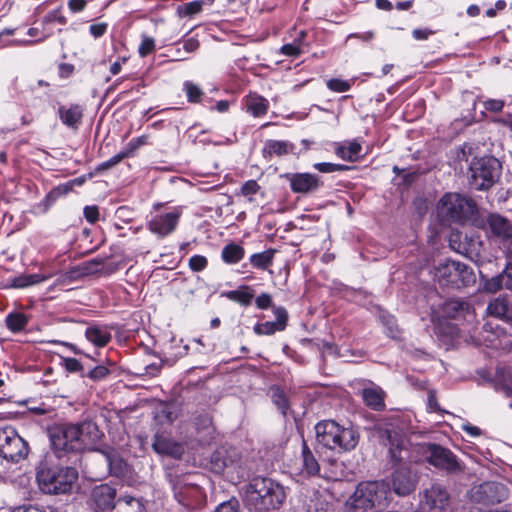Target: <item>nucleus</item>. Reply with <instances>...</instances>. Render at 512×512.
Wrapping results in <instances>:
<instances>
[{"label":"nucleus","mask_w":512,"mask_h":512,"mask_svg":"<svg viewBox=\"0 0 512 512\" xmlns=\"http://www.w3.org/2000/svg\"><path fill=\"white\" fill-rule=\"evenodd\" d=\"M101 438L98 426L92 421H83L75 424H61L50 431V440L53 449L60 453L78 451L89 448Z\"/></svg>","instance_id":"f257e3e1"},{"label":"nucleus","mask_w":512,"mask_h":512,"mask_svg":"<svg viewBox=\"0 0 512 512\" xmlns=\"http://www.w3.org/2000/svg\"><path fill=\"white\" fill-rule=\"evenodd\" d=\"M408 422L404 417L393 416L377 428L380 442L388 448L391 461L394 464L414 461L408 450Z\"/></svg>","instance_id":"f03ea898"},{"label":"nucleus","mask_w":512,"mask_h":512,"mask_svg":"<svg viewBox=\"0 0 512 512\" xmlns=\"http://www.w3.org/2000/svg\"><path fill=\"white\" fill-rule=\"evenodd\" d=\"M285 498L284 488L270 478L255 477L245 489L246 504L258 512L280 508Z\"/></svg>","instance_id":"7ed1b4c3"},{"label":"nucleus","mask_w":512,"mask_h":512,"mask_svg":"<svg viewBox=\"0 0 512 512\" xmlns=\"http://www.w3.org/2000/svg\"><path fill=\"white\" fill-rule=\"evenodd\" d=\"M315 432L319 445L338 453L352 451L360 439V434L354 427L341 426L334 420H323L317 423Z\"/></svg>","instance_id":"20e7f679"},{"label":"nucleus","mask_w":512,"mask_h":512,"mask_svg":"<svg viewBox=\"0 0 512 512\" xmlns=\"http://www.w3.org/2000/svg\"><path fill=\"white\" fill-rule=\"evenodd\" d=\"M117 490L109 484L94 486L88 497V505L94 512H145L140 500L124 496L116 500Z\"/></svg>","instance_id":"39448f33"},{"label":"nucleus","mask_w":512,"mask_h":512,"mask_svg":"<svg viewBox=\"0 0 512 512\" xmlns=\"http://www.w3.org/2000/svg\"><path fill=\"white\" fill-rule=\"evenodd\" d=\"M389 484L379 481L360 483L349 499L352 512H371L387 505Z\"/></svg>","instance_id":"423d86ee"},{"label":"nucleus","mask_w":512,"mask_h":512,"mask_svg":"<svg viewBox=\"0 0 512 512\" xmlns=\"http://www.w3.org/2000/svg\"><path fill=\"white\" fill-rule=\"evenodd\" d=\"M40 489L46 494H65L78 479V472L72 467H41L36 475Z\"/></svg>","instance_id":"0eeeda50"},{"label":"nucleus","mask_w":512,"mask_h":512,"mask_svg":"<svg viewBox=\"0 0 512 512\" xmlns=\"http://www.w3.org/2000/svg\"><path fill=\"white\" fill-rule=\"evenodd\" d=\"M475 213V202L458 193L445 194L438 205V214L443 222H462Z\"/></svg>","instance_id":"6e6552de"},{"label":"nucleus","mask_w":512,"mask_h":512,"mask_svg":"<svg viewBox=\"0 0 512 512\" xmlns=\"http://www.w3.org/2000/svg\"><path fill=\"white\" fill-rule=\"evenodd\" d=\"M501 164L494 157L473 159L469 167V184L475 190H488L500 177Z\"/></svg>","instance_id":"1a4fd4ad"},{"label":"nucleus","mask_w":512,"mask_h":512,"mask_svg":"<svg viewBox=\"0 0 512 512\" xmlns=\"http://www.w3.org/2000/svg\"><path fill=\"white\" fill-rule=\"evenodd\" d=\"M425 459L434 467L445 470L450 474H458L463 471L462 464L453 452L441 445L434 443H422L416 446Z\"/></svg>","instance_id":"9d476101"},{"label":"nucleus","mask_w":512,"mask_h":512,"mask_svg":"<svg viewBox=\"0 0 512 512\" xmlns=\"http://www.w3.org/2000/svg\"><path fill=\"white\" fill-rule=\"evenodd\" d=\"M28 455L27 442L10 426L0 429V457L18 463Z\"/></svg>","instance_id":"9b49d317"},{"label":"nucleus","mask_w":512,"mask_h":512,"mask_svg":"<svg viewBox=\"0 0 512 512\" xmlns=\"http://www.w3.org/2000/svg\"><path fill=\"white\" fill-rule=\"evenodd\" d=\"M508 496L506 487L498 482L488 481L474 486L470 490V498L473 502L492 505L504 501Z\"/></svg>","instance_id":"f8f14e48"},{"label":"nucleus","mask_w":512,"mask_h":512,"mask_svg":"<svg viewBox=\"0 0 512 512\" xmlns=\"http://www.w3.org/2000/svg\"><path fill=\"white\" fill-rule=\"evenodd\" d=\"M421 504L429 510L443 511L450 504V495L445 487L439 484H432L423 491Z\"/></svg>","instance_id":"ddd939ff"},{"label":"nucleus","mask_w":512,"mask_h":512,"mask_svg":"<svg viewBox=\"0 0 512 512\" xmlns=\"http://www.w3.org/2000/svg\"><path fill=\"white\" fill-rule=\"evenodd\" d=\"M487 225L492 236L501 242L512 243V222L498 213H489L486 216Z\"/></svg>","instance_id":"4468645a"},{"label":"nucleus","mask_w":512,"mask_h":512,"mask_svg":"<svg viewBox=\"0 0 512 512\" xmlns=\"http://www.w3.org/2000/svg\"><path fill=\"white\" fill-rule=\"evenodd\" d=\"M283 177L290 183L294 193L314 192L321 185L318 176L310 173H286Z\"/></svg>","instance_id":"2eb2a0df"},{"label":"nucleus","mask_w":512,"mask_h":512,"mask_svg":"<svg viewBox=\"0 0 512 512\" xmlns=\"http://www.w3.org/2000/svg\"><path fill=\"white\" fill-rule=\"evenodd\" d=\"M416 477L406 467L398 468L391 479L392 490L398 496H407L416 488Z\"/></svg>","instance_id":"dca6fc26"},{"label":"nucleus","mask_w":512,"mask_h":512,"mask_svg":"<svg viewBox=\"0 0 512 512\" xmlns=\"http://www.w3.org/2000/svg\"><path fill=\"white\" fill-rule=\"evenodd\" d=\"M180 215V211L177 210L157 215L149 222V229L159 237H165L176 229Z\"/></svg>","instance_id":"f3484780"},{"label":"nucleus","mask_w":512,"mask_h":512,"mask_svg":"<svg viewBox=\"0 0 512 512\" xmlns=\"http://www.w3.org/2000/svg\"><path fill=\"white\" fill-rule=\"evenodd\" d=\"M152 448L159 455L175 459H180L184 453V447L181 443L160 434L154 436Z\"/></svg>","instance_id":"a211bd4d"},{"label":"nucleus","mask_w":512,"mask_h":512,"mask_svg":"<svg viewBox=\"0 0 512 512\" xmlns=\"http://www.w3.org/2000/svg\"><path fill=\"white\" fill-rule=\"evenodd\" d=\"M276 321L256 324L254 332L257 335H272L277 331H283L287 326L288 313L284 307H276L274 309Z\"/></svg>","instance_id":"6ab92c4d"},{"label":"nucleus","mask_w":512,"mask_h":512,"mask_svg":"<svg viewBox=\"0 0 512 512\" xmlns=\"http://www.w3.org/2000/svg\"><path fill=\"white\" fill-rule=\"evenodd\" d=\"M459 267L458 261L448 260L444 263L439 264L435 268V279L441 286H447L456 288L457 287V269Z\"/></svg>","instance_id":"aec40b11"},{"label":"nucleus","mask_w":512,"mask_h":512,"mask_svg":"<svg viewBox=\"0 0 512 512\" xmlns=\"http://www.w3.org/2000/svg\"><path fill=\"white\" fill-rule=\"evenodd\" d=\"M487 312L512 325V299L507 296L500 295L491 300L488 303Z\"/></svg>","instance_id":"412c9836"},{"label":"nucleus","mask_w":512,"mask_h":512,"mask_svg":"<svg viewBox=\"0 0 512 512\" xmlns=\"http://www.w3.org/2000/svg\"><path fill=\"white\" fill-rule=\"evenodd\" d=\"M98 455L109 467L111 475L116 477H122L127 473V463L114 449L99 450Z\"/></svg>","instance_id":"4be33fe9"},{"label":"nucleus","mask_w":512,"mask_h":512,"mask_svg":"<svg viewBox=\"0 0 512 512\" xmlns=\"http://www.w3.org/2000/svg\"><path fill=\"white\" fill-rule=\"evenodd\" d=\"M302 467L301 474L307 477H313L319 475L320 466L316 460L314 454L310 450L307 442L302 439Z\"/></svg>","instance_id":"5701e85b"},{"label":"nucleus","mask_w":512,"mask_h":512,"mask_svg":"<svg viewBox=\"0 0 512 512\" xmlns=\"http://www.w3.org/2000/svg\"><path fill=\"white\" fill-rule=\"evenodd\" d=\"M58 112L62 123L71 128H76L83 116V109L77 104H73L68 108L61 106Z\"/></svg>","instance_id":"b1692460"},{"label":"nucleus","mask_w":512,"mask_h":512,"mask_svg":"<svg viewBox=\"0 0 512 512\" xmlns=\"http://www.w3.org/2000/svg\"><path fill=\"white\" fill-rule=\"evenodd\" d=\"M470 309V305L462 299H450L443 304V313L453 319L464 317Z\"/></svg>","instance_id":"393cba45"},{"label":"nucleus","mask_w":512,"mask_h":512,"mask_svg":"<svg viewBox=\"0 0 512 512\" xmlns=\"http://www.w3.org/2000/svg\"><path fill=\"white\" fill-rule=\"evenodd\" d=\"M246 108L255 117L263 116L268 110V100L258 94H249L245 100Z\"/></svg>","instance_id":"a878e982"},{"label":"nucleus","mask_w":512,"mask_h":512,"mask_svg":"<svg viewBox=\"0 0 512 512\" xmlns=\"http://www.w3.org/2000/svg\"><path fill=\"white\" fill-rule=\"evenodd\" d=\"M293 145L287 141L268 140L263 148L264 157L287 155L293 151Z\"/></svg>","instance_id":"bb28decb"},{"label":"nucleus","mask_w":512,"mask_h":512,"mask_svg":"<svg viewBox=\"0 0 512 512\" xmlns=\"http://www.w3.org/2000/svg\"><path fill=\"white\" fill-rule=\"evenodd\" d=\"M223 296L243 306H249L254 297V291L250 286L243 285L237 290H231L223 293Z\"/></svg>","instance_id":"cd10ccee"},{"label":"nucleus","mask_w":512,"mask_h":512,"mask_svg":"<svg viewBox=\"0 0 512 512\" xmlns=\"http://www.w3.org/2000/svg\"><path fill=\"white\" fill-rule=\"evenodd\" d=\"M85 336L88 341L98 347L106 346L111 340V334L106 329L98 326L88 327Z\"/></svg>","instance_id":"c85d7f7f"},{"label":"nucleus","mask_w":512,"mask_h":512,"mask_svg":"<svg viewBox=\"0 0 512 512\" xmlns=\"http://www.w3.org/2000/svg\"><path fill=\"white\" fill-rule=\"evenodd\" d=\"M362 397L365 404L373 410L379 411L384 408L383 392L376 388L362 390Z\"/></svg>","instance_id":"c756f323"},{"label":"nucleus","mask_w":512,"mask_h":512,"mask_svg":"<svg viewBox=\"0 0 512 512\" xmlns=\"http://www.w3.org/2000/svg\"><path fill=\"white\" fill-rule=\"evenodd\" d=\"M362 147L356 142H349L347 145L339 146L336 149V154L343 160L355 162L360 159Z\"/></svg>","instance_id":"7c9ffc66"},{"label":"nucleus","mask_w":512,"mask_h":512,"mask_svg":"<svg viewBox=\"0 0 512 512\" xmlns=\"http://www.w3.org/2000/svg\"><path fill=\"white\" fill-rule=\"evenodd\" d=\"M222 259L228 264H235L244 257V249L238 244H228L222 249Z\"/></svg>","instance_id":"2f4dec72"},{"label":"nucleus","mask_w":512,"mask_h":512,"mask_svg":"<svg viewBox=\"0 0 512 512\" xmlns=\"http://www.w3.org/2000/svg\"><path fill=\"white\" fill-rule=\"evenodd\" d=\"M457 287H467L475 283L476 277L471 267L468 265L459 262V267L457 269Z\"/></svg>","instance_id":"473e14b6"},{"label":"nucleus","mask_w":512,"mask_h":512,"mask_svg":"<svg viewBox=\"0 0 512 512\" xmlns=\"http://www.w3.org/2000/svg\"><path fill=\"white\" fill-rule=\"evenodd\" d=\"M7 328L12 332H19L23 330L27 323L28 318L25 314L20 312L10 313L6 317Z\"/></svg>","instance_id":"72a5a7b5"},{"label":"nucleus","mask_w":512,"mask_h":512,"mask_svg":"<svg viewBox=\"0 0 512 512\" xmlns=\"http://www.w3.org/2000/svg\"><path fill=\"white\" fill-rule=\"evenodd\" d=\"M274 253L275 250L269 249L261 253L253 254L250 257V263L256 268L266 269L272 264Z\"/></svg>","instance_id":"f704fd0d"},{"label":"nucleus","mask_w":512,"mask_h":512,"mask_svg":"<svg viewBox=\"0 0 512 512\" xmlns=\"http://www.w3.org/2000/svg\"><path fill=\"white\" fill-rule=\"evenodd\" d=\"M45 279L46 277L41 274L20 275L12 279L11 286L14 288H25L43 282Z\"/></svg>","instance_id":"c9c22d12"},{"label":"nucleus","mask_w":512,"mask_h":512,"mask_svg":"<svg viewBox=\"0 0 512 512\" xmlns=\"http://www.w3.org/2000/svg\"><path fill=\"white\" fill-rule=\"evenodd\" d=\"M45 279L46 277L41 274L20 275L12 279L11 286L14 288H25L43 282Z\"/></svg>","instance_id":"e433bc0d"},{"label":"nucleus","mask_w":512,"mask_h":512,"mask_svg":"<svg viewBox=\"0 0 512 512\" xmlns=\"http://www.w3.org/2000/svg\"><path fill=\"white\" fill-rule=\"evenodd\" d=\"M226 451L223 449L215 451L211 456L212 469L221 473L225 468L229 467L233 461L225 456Z\"/></svg>","instance_id":"4c0bfd02"},{"label":"nucleus","mask_w":512,"mask_h":512,"mask_svg":"<svg viewBox=\"0 0 512 512\" xmlns=\"http://www.w3.org/2000/svg\"><path fill=\"white\" fill-rule=\"evenodd\" d=\"M184 91L186 93L187 99L191 103H198L201 100V97L203 96V92L200 89L199 86L194 84L191 81H186L183 84Z\"/></svg>","instance_id":"58836bf2"},{"label":"nucleus","mask_w":512,"mask_h":512,"mask_svg":"<svg viewBox=\"0 0 512 512\" xmlns=\"http://www.w3.org/2000/svg\"><path fill=\"white\" fill-rule=\"evenodd\" d=\"M104 265V260L102 258H94L92 260L86 261L81 266L82 274L89 275L95 274L102 270Z\"/></svg>","instance_id":"ea45409f"},{"label":"nucleus","mask_w":512,"mask_h":512,"mask_svg":"<svg viewBox=\"0 0 512 512\" xmlns=\"http://www.w3.org/2000/svg\"><path fill=\"white\" fill-rule=\"evenodd\" d=\"M272 401L277 406V408L281 411L283 415L286 414L288 409V400L283 391L279 388L273 389L272 393Z\"/></svg>","instance_id":"a19ab883"},{"label":"nucleus","mask_w":512,"mask_h":512,"mask_svg":"<svg viewBox=\"0 0 512 512\" xmlns=\"http://www.w3.org/2000/svg\"><path fill=\"white\" fill-rule=\"evenodd\" d=\"M128 157H129V153H125L124 151H121L118 154L114 155L109 160L102 162L98 166L97 170L103 171V170L111 169L112 167L119 164L123 159L128 158Z\"/></svg>","instance_id":"79ce46f5"},{"label":"nucleus","mask_w":512,"mask_h":512,"mask_svg":"<svg viewBox=\"0 0 512 512\" xmlns=\"http://www.w3.org/2000/svg\"><path fill=\"white\" fill-rule=\"evenodd\" d=\"M260 190V185L255 180L246 181L241 187V194L252 201V196L257 194Z\"/></svg>","instance_id":"37998d69"},{"label":"nucleus","mask_w":512,"mask_h":512,"mask_svg":"<svg viewBox=\"0 0 512 512\" xmlns=\"http://www.w3.org/2000/svg\"><path fill=\"white\" fill-rule=\"evenodd\" d=\"M502 288H504V283L502 281L501 274L496 277L487 279L483 286V289L489 293H496Z\"/></svg>","instance_id":"c03bdc74"},{"label":"nucleus","mask_w":512,"mask_h":512,"mask_svg":"<svg viewBox=\"0 0 512 512\" xmlns=\"http://www.w3.org/2000/svg\"><path fill=\"white\" fill-rule=\"evenodd\" d=\"M155 49V40L152 37L143 36L138 52L141 57H146Z\"/></svg>","instance_id":"a18cd8bd"},{"label":"nucleus","mask_w":512,"mask_h":512,"mask_svg":"<svg viewBox=\"0 0 512 512\" xmlns=\"http://www.w3.org/2000/svg\"><path fill=\"white\" fill-rule=\"evenodd\" d=\"M208 264V260L205 256L194 255L189 259V268L194 272L203 271Z\"/></svg>","instance_id":"49530a36"},{"label":"nucleus","mask_w":512,"mask_h":512,"mask_svg":"<svg viewBox=\"0 0 512 512\" xmlns=\"http://www.w3.org/2000/svg\"><path fill=\"white\" fill-rule=\"evenodd\" d=\"M327 86L330 90L335 92H346L351 87L349 82L337 78L330 79L327 82Z\"/></svg>","instance_id":"de8ad7c7"},{"label":"nucleus","mask_w":512,"mask_h":512,"mask_svg":"<svg viewBox=\"0 0 512 512\" xmlns=\"http://www.w3.org/2000/svg\"><path fill=\"white\" fill-rule=\"evenodd\" d=\"M158 418L161 420H165L168 423H172L177 418V414L172 406L164 405L158 411Z\"/></svg>","instance_id":"09e8293b"},{"label":"nucleus","mask_w":512,"mask_h":512,"mask_svg":"<svg viewBox=\"0 0 512 512\" xmlns=\"http://www.w3.org/2000/svg\"><path fill=\"white\" fill-rule=\"evenodd\" d=\"M202 10V3L200 1H192L181 6L180 11L186 16H192Z\"/></svg>","instance_id":"8fccbe9b"},{"label":"nucleus","mask_w":512,"mask_h":512,"mask_svg":"<svg viewBox=\"0 0 512 512\" xmlns=\"http://www.w3.org/2000/svg\"><path fill=\"white\" fill-rule=\"evenodd\" d=\"M51 22H58L62 25L66 24L67 22V19L65 16H63L61 14V11L60 9H56V10H53L51 12H49L44 18H43V23L44 24H48V23H51Z\"/></svg>","instance_id":"3c124183"},{"label":"nucleus","mask_w":512,"mask_h":512,"mask_svg":"<svg viewBox=\"0 0 512 512\" xmlns=\"http://www.w3.org/2000/svg\"><path fill=\"white\" fill-rule=\"evenodd\" d=\"M109 373H110V371L108 368H106L105 366L99 365V366L95 367L94 369H92L91 371H89L87 376L94 381H99V380L106 378L109 375Z\"/></svg>","instance_id":"603ef678"},{"label":"nucleus","mask_w":512,"mask_h":512,"mask_svg":"<svg viewBox=\"0 0 512 512\" xmlns=\"http://www.w3.org/2000/svg\"><path fill=\"white\" fill-rule=\"evenodd\" d=\"M147 143V137L146 136H140L135 139H132L125 150H123L125 153H129V157L133 155V153L141 146L145 145Z\"/></svg>","instance_id":"864d4df0"},{"label":"nucleus","mask_w":512,"mask_h":512,"mask_svg":"<svg viewBox=\"0 0 512 512\" xmlns=\"http://www.w3.org/2000/svg\"><path fill=\"white\" fill-rule=\"evenodd\" d=\"M215 512H240V506L237 500H229L220 504Z\"/></svg>","instance_id":"5fc2aeb1"},{"label":"nucleus","mask_w":512,"mask_h":512,"mask_svg":"<svg viewBox=\"0 0 512 512\" xmlns=\"http://www.w3.org/2000/svg\"><path fill=\"white\" fill-rule=\"evenodd\" d=\"M486 110L490 112H500L504 107V101L499 99H488L483 102Z\"/></svg>","instance_id":"6e6d98bb"},{"label":"nucleus","mask_w":512,"mask_h":512,"mask_svg":"<svg viewBox=\"0 0 512 512\" xmlns=\"http://www.w3.org/2000/svg\"><path fill=\"white\" fill-rule=\"evenodd\" d=\"M255 303L259 309H268L272 306V297L268 293H262L256 298Z\"/></svg>","instance_id":"4d7b16f0"},{"label":"nucleus","mask_w":512,"mask_h":512,"mask_svg":"<svg viewBox=\"0 0 512 512\" xmlns=\"http://www.w3.org/2000/svg\"><path fill=\"white\" fill-rule=\"evenodd\" d=\"M108 24L105 22L92 24L89 28L91 35L95 38L103 36L107 31Z\"/></svg>","instance_id":"13d9d810"},{"label":"nucleus","mask_w":512,"mask_h":512,"mask_svg":"<svg viewBox=\"0 0 512 512\" xmlns=\"http://www.w3.org/2000/svg\"><path fill=\"white\" fill-rule=\"evenodd\" d=\"M84 216L90 223H95L99 218V210L97 206H86L84 208Z\"/></svg>","instance_id":"bf43d9fd"},{"label":"nucleus","mask_w":512,"mask_h":512,"mask_svg":"<svg viewBox=\"0 0 512 512\" xmlns=\"http://www.w3.org/2000/svg\"><path fill=\"white\" fill-rule=\"evenodd\" d=\"M382 319H383V323L388 328V335L392 338H396L398 336V329H397L394 318L391 316H388V317H382Z\"/></svg>","instance_id":"052dcab7"},{"label":"nucleus","mask_w":512,"mask_h":512,"mask_svg":"<svg viewBox=\"0 0 512 512\" xmlns=\"http://www.w3.org/2000/svg\"><path fill=\"white\" fill-rule=\"evenodd\" d=\"M504 288L512 290V264L506 266L505 270L501 273Z\"/></svg>","instance_id":"680f3d73"},{"label":"nucleus","mask_w":512,"mask_h":512,"mask_svg":"<svg viewBox=\"0 0 512 512\" xmlns=\"http://www.w3.org/2000/svg\"><path fill=\"white\" fill-rule=\"evenodd\" d=\"M65 368L69 372H78L82 370L81 363L75 358H65L64 359Z\"/></svg>","instance_id":"e2e57ef3"},{"label":"nucleus","mask_w":512,"mask_h":512,"mask_svg":"<svg viewBox=\"0 0 512 512\" xmlns=\"http://www.w3.org/2000/svg\"><path fill=\"white\" fill-rule=\"evenodd\" d=\"M374 37L375 33L373 31H366L364 33H351L347 36V40L357 38L363 42H370L374 39Z\"/></svg>","instance_id":"0e129e2a"},{"label":"nucleus","mask_w":512,"mask_h":512,"mask_svg":"<svg viewBox=\"0 0 512 512\" xmlns=\"http://www.w3.org/2000/svg\"><path fill=\"white\" fill-rule=\"evenodd\" d=\"M198 47H199V42L197 39H195L193 37L188 38L183 42V48L188 53H192V52L196 51L198 49Z\"/></svg>","instance_id":"69168bd1"},{"label":"nucleus","mask_w":512,"mask_h":512,"mask_svg":"<svg viewBox=\"0 0 512 512\" xmlns=\"http://www.w3.org/2000/svg\"><path fill=\"white\" fill-rule=\"evenodd\" d=\"M281 52L287 56H297L300 53V48L295 44H285L281 47Z\"/></svg>","instance_id":"338daca9"},{"label":"nucleus","mask_w":512,"mask_h":512,"mask_svg":"<svg viewBox=\"0 0 512 512\" xmlns=\"http://www.w3.org/2000/svg\"><path fill=\"white\" fill-rule=\"evenodd\" d=\"M11 512H45L42 509L32 506V505H22L19 507H16Z\"/></svg>","instance_id":"774afa93"}]
</instances>
